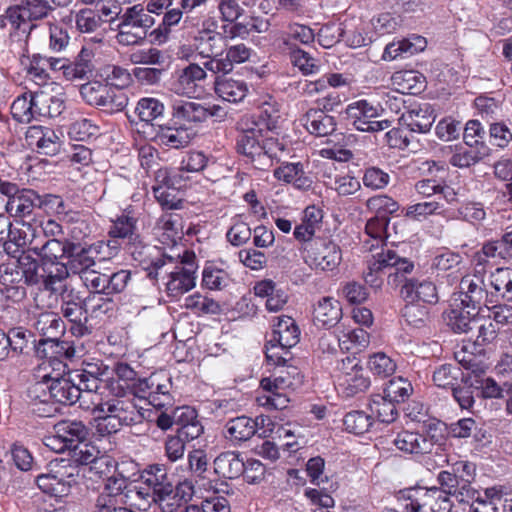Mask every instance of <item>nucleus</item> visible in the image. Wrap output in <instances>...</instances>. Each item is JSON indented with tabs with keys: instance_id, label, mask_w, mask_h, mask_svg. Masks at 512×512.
I'll list each match as a JSON object with an SVG mask.
<instances>
[{
	"instance_id": "obj_1",
	"label": "nucleus",
	"mask_w": 512,
	"mask_h": 512,
	"mask_svg": "<svg viewBox=\"0 0 512 512\" xmlns=\"http://www.w3.org/2000/svg\"><path fill=\"white\" fill-rule=\"evenodd\" d=\"M389 218L373 217L365 226V239L363 249L371 253L367 257V268L363 271L364 281L372 288L378 289L383 284L384 275L394 269V273L388 274V280L403 277L410 273L414 265L406 258H402L387 246L384 240L387 238Z\"/></svg>"
},
{
	"instance_id": "obj_2",
	"label": "nucleus",
	"mask_w": 512,
	"mask_h": 512,
	"mask_svg": "<svg viewBox=\"0 0 512 512\" xmlns=\"http://www.w3.org/2000/svg\"><path fill=\"white\" fill-rule=\"evenodd\" d=\"M50 368L51 364H44L39 367L36 374L37 381L28 389L30 400L34 403L66 405L79 402L81 407L88 409L89 406L82 402L83 394H81L80 388L76 384L73 371L61 375L54 368L49 372Z\"/></svg>"
},
{
	"instance_id": "obj_3",
	"label": "nucleus",
	"mask_w": 512,
	"mask_h": 512,
	"mask_svg": "<svg viewBox=\"0 0 512 512\" xmlns=\"http://www.w3.org/2000/svg\"><path fill=\"white\" fill-rule=\"evenodd\" d=\"M438 487H411L400 491L398 501L403 512H450L451 496L460 485V479L451 471H440Z\"/></svg>"
},
{
	"instance_id": "obj_4",
	"label": "nucleus",
	"mask_w": 512,
	"mask_h": 512,
	"mask_svg": "<svg viewBox=\"0 0 512 512\" xmlns=\"http://www.w3.org/2000/svg\"><path fill=\"white\" fill-rule=\"evenodd\" d=\"M137 219L130 213H123L112 221L109 235L113 238L127 239L130 245V252L135 260L147 271L150 278H157L159 270L167 263L159 255L155 246L142 244V239L137 232Z\"/></svg>"
},
{
	"instance_id": "obj_5",
	"label": "nucleus",
	"mask_w": 512,
	"mask_h": 512,
	"mask_svg": "<svg viewBox=\"0 0 512 512\" xmlns=\"http://www.w3.org/2000/svg\"><path fill=\"white\" fill-rule=\"evenodd\" d=\"M95 429L100 436L117 433L125 426L140 423L143 414L133 399L113 397L106 401L92 400Z\"/></svg>"
},
{
	"instance_id": "obj_6",
	"label": "nucleus",
	"mask_w": 512,
	"mask_h": 512,
	"mask_svg": "<svg viewBox=\"0 0 512 512\" xmlns=\"http://www.w3.org/2000/svg\"><path fill=\"white\" fill-rule=\"evenodd\" d=\"M65 109L64 100L43 91L24 92L11 105L13 118L20 123H29L42 117H57Z\"/></svg>"
},
{
	"instance_id": "obj_7",
	"label": "nucleus",
	"mask_w": 512,
	"mask_h": 512,
	"mask_svg": "<svg viewBox=\"0 0 512 512\" xmlns=\"http://www.w3.org/2000/svg\"><path fill=\"white\" fill-rule=\"evenodd\" d=\"M301 382L298 369L294 366H287L278 374L265 377L260 382L262 392L256 397L259 406L267 409H284L289 403L287 390Z\"/></svg>"
},
{
	"instance_id": "obj_8",
	"label": "nucleus",
	"mask_w": 512,
	"mask_h": 512,
	"mask_svg": "<svg viewBox=\"0 0 512 512\" xmlns=\"http://www.w3.org/2000/svg\"><path fill=\"white\" fill-rule=\"evenodd\" d=\"M320 208L311 205L303 212L302 221L294 228V238L300 244V251L306 264L312 269L320 267L319 246L320 236Z\"/></svg>"
},
{
	"instance_id": "obj_9",
	"label": "nucleus",
	"mask_w": 512,
	"mask_h": 512,
	"mask_svg": "<svg viewBox=\"0 0 512 512\" xmlns=\"http://www.w3.org/2000/svg\"><path fill=\"white\" fill-rule=\"evenodd\" d=\"M138 499L144 500L147 504L154 502L162 512H176L178 509L194 495V485L189 479H184L176 485L171 482L157 489L156 492L150 493L144 488L134 487V491H130Z\"/></svg>"
},
{
	"instance_id": "obj_10",
	"label": "nucleus",
	"mask_w": 512,
	"mask_h": 512,
	"mask_svg": "<svg viewBox=\"0 0 512 512\" xmlns=\"http://www.w3.org/2000/svg\"><path fill=\"white\" fill-rule=\"evenodd\" d=\"M334 379L338 391L346 397L364 393L371 385L360 359L354 355L346 356L338 362Z\"/></svg>"
},
{
	"instance_id": "obj_11",
	"label": "nucleus",
	"mask_w": 512,
	"mask_h": 512,
	"mask_svg": "<svg viewBox=\"0 0 512 512\" xmlns=\"http://www.w3.org/2000/svg\"><path fill=\"white\" fill-rule=\"evenodd\" d=\"M264 128L261 124L253 122L252 126L243 129L237 140V150L252 161L256 158L267 156L269 159L278 157V152L283 151L284 146L276 139L264 138Z\"/></svg>"
},
{
	"instance_id": "obj_12",
	"label": "nucleus",
	"mask_w": 512,
	"mask_h": 512,
	"mask_svg": "<svg viewBox=\"0 0 512 512\" xmlns=\"http://www.w3.org/2000/svg\"><path fill=\"white\" fill-rule=\"evenodd\" d=\"M346 136L336 131V120L332 115H322V167L325 169L337 161L341 166L352 158V152L345 148Z\"/></svg>"
},
{
	"instance_id": "obj_13",
	"label": "nucleus",
	"mask_w": 512,
	"mask_h": 512,
	"mask_svg": "<svg viewBox=\"0 0 512 512\" xmlns=\"http://www.w3.org/2000/svg\"><path fill=\"white\" fill-rule=\"evenodd\" d=\"M126 489L124 478L109 477L95 500L93 512H118V509L126 506L129 500H134L131 505L138 506L139 509H146L140 503H136L137 496ZM131 491L133 490L131 489Z\"/></svg>"
},
{
	"instance_id": "obj_14",
	"label": "nucleus",
	"mask_w": 512,
	"mask_h": 512,
	"mask_svg": "<svg viewBox=\"0 0 512 512\" xmlns=\"http://www.w3.org/2000/svg\"><path fill=\"white\" fill-rule=\"evenodd\" d=\"M89 431L81 421L63 420L54 426L53 433L44 438V444L56 453L71 450L87 440Z\"/></svg>"
},
{
	"instance_id": "obj_15",
	"label": "nucleus",
	"mask_w": 512,
	"mask_h": 512,
	"mask_svg": "<svg viewBox=\"0 0 512 512\" xmlns=\"http://www.w3.org/2000/svg\"><path fill=\"white\" fill-rule=\"evenodd\" d=\"M51 469L47 474L39 475L36 479L38 487L46 494L62 498L70 493L76 478L68 461L60 460L51 462Z\"/></svg>"
},
{
	"instance_id": "obj_16",
	"label": "nucleus",
	"mask_w": 512,
	"mask_h": 512,
	"mask_svg": "<svg viewBox=\"0 0 512 512\" xmlns=\"http://www.w3.org/2000/svg\"><path fill=\"white\" fill-rule=\"evenodd\" d=\"M196 270L194 253L185 251L181 262L167 272L168 280L165 283L167 295L177 299L193 289L196 285Z\"/></svg>"
},
{
	"instance_id": "obj_17",
	"label": "nucleus",
	"mask_w": 512,
	"mask_h": 512,
	"mask_svg": "<svg viewBox=\"0 0 512 512\" xmlns=\"http://www.w3.org/2000/svg\"><path fill=\"white\" fill-rule=\"evenodd\" d=\"M170 389V377L162 371L139 379L134 386L135 395L146 399L150 405L156 408H163L171 404Z\"/></svg>"
},
{
	"instance_id": "obj_18",
	"label": "nucleus",
	"mask_w": 512,
	"mask_h": 512,
	"mask_svg": "<svg viewBox=\"0 0 512 512\" xmlns=\"http://www.w3.org/2000/svg\"><path fill=\"white\" fill-rule=\"evenodd\" d=\"M206 68L197 63H190L174 74L171 90L188 98H196L203 92V82L207 77Z\"/></svg>"
},
{
	"instance_id": "obj_19",
	"label": "nucleus",
	"mask_w": 512,
	"mask_h": 512,
	"mask_svg": "<svg viewBox=\"0 0 512 512\" xmlns=\"http://www.w3.org/2000/svg\"><path fill=\"white\" fill-rule=\"evenodd\" d=\"M61 300V311L63 316L71 322V333L77 337L87 334V311L84 299L73 289H63Z\"/></svg>"
},
{
	"instance_id": "obj_20",
	"label": "nucleus",
	"mask_w": 512,
	"mask_h": 512,
	"mask_svg": "<svg viewBox=\"0 0 512 512\" xmlns=\"http://www.w3.org/2000/svg\"><path fill=\"white\" fill-rule=\"evenodd\" d=\"M37 238V223L33 220H15L14 225L10 221L9 236L3 249L8 256L15 258L25 246L36 245Z\"/></svg>"
},
{
	"instance_id": "obj_21",
	"label": "nucleus",
	"mask_w": 512,
	"mask_h": 512,
	"mask_svg": "<svg viewBox=\"0 0 512 512\" xmlns=\"http://www.w3.org/2000/svg\"><path fill=\"white\" fill-rule=\"evenodd\" d=\"M435 443V437L428 431H401L393 440L398 450L411 455L428 454L433 450Z\"/></svg>"
},
{
	"instance_id": "obj_22",
	"label": "nucleus",
	"mask_w": 512,
	"mask_h": 512,
	"mask_svg": "<svg viewBox=\"0 0 512 512\" xmlns=\"http://www.w3.org/2000/svg\"><path fill=\"white\" fill-rule=\"evenodd\" d=\"M459 293L454 294L452 299L463 303L472 310L480 307L482 304L487 305V290L484 280L478 275L464 276L459 285Z\"/></svg>"
},
{
	"instance_id": "obj_23",
	"label": "nucleus",
	"mask_w": 512,
	"mask_h": 512,
	"mask_svg": "<svg viewBox=\"0 0 512 512\" xmlns=\"http://www.w3.org/2000/svg\"><path fill=\"white\" fill-rule=\"evenodd\" d=\"M26 144L38 153L53 155L60 148V138L56 132L45 126L33 125L25 133Z\"/></svg>"
},
{
	"instance_id": "obj_24",
	"label": "nucleus",
	"mask_w": 512,
	"mask_h": 512,
	"mask_svg": "<svg viewBox=\"0 0 512 512\" xmlns=\"http://www.w3.org/2000/svg\"><path fill=\"white\" fill-rule=\"evenodd\" d=\"M252 50L245 44H237L227 48L225 57H214L203 63L208 71L213 73H228L235 64L249 60Z\"/></svg>"
},
{
	"instance_id": "obj_25",
	"label": "nucleus",
	"mask_w": 512,
	"mask_h": 512,
	"mask_svg": "<svg viewBox=\"0 0 512 512\" xmlns=\"http://www.w3.org/2000/svg\"><path fill=\"white\" fill-rule=\"evenodd\" d=\"M39 194L32 189H21V192L7 200L5 204L6 212L15 220H31L37 218L33 211L38 207Z\"/></svg>"
},
{
	"instance_id": "obj_26",
	"label": "nucleus",
	"mask_w": 512,
	"mask_h": 512,
	"mask_svg": "<svg viewBox=\"0 0 512 512\" xmlns=\"http://www.w3.org/2000/svg\"><path fill=\"white\" fill-rule=\"evenodd\" d=\"M470 308L455 299L451 300L450 308L444 313V319L454 332L467 333L473 329V325L482 321L468 310Z\"/></svg>"
},
{
	"instance_id": "obj_27",
	"label": "nucleus",
	"mask_w": 512,
	"mask_h": 512,
	"mask_svg": "<svg viewBox=\"0 0 512 512\" xmlns=\"http://www.w3.org/2000/svg\"><path fill=\"white\" fill-rule=\"evenodd\" d=\"M172 116L182 127L191 129L192 125L204 122L209 117V112L201 103L177 100L172 106Z\"/></svg>"
},
{
	"instance_id": "obj_28",
	"label": "nucleus",
	"mask_w": 512,
	"mask_h": 512,
	"mask_svg": "<svg viewBox=\"0 0 512 512\" xmlns=\"http://www.w3.org/2000/svg\"><path fill=\"white\" fill-rule=\"evenodd\" d=\"M401 294L407 302L434 304L438 301L436 286L427 279L411 278L406 280Z\"/></svg>"
},
{
	"instance_id": "obj_29",
	"label": "nucleus",
	"mask_w": 512,
	"mask_h": 512,
	"mask_svg": "<svg viewBox=\"0 0 512 512\" xmlns=\"http://www.w3.org/2000/svg\"><path fill=\"white\" fill-rule=\"evenodd\" d=\"M34 329L43 337L39 344H53L64 330V323L58 314L50 311L40 312L32 324Z\"/></svg>"
},
{
	"instance_id": "obj_30",
	"label": "nucleus",
	"mask_w": 512,
	"mask_h": 512,
	"mask_svg": "<svg viewBox=\"0 0 512 512\" xmlns=\"http://www.w3.org/2000/svg\"><path fill=\"white\" fill-rule=\"evenodd\" d=\"M272 325L269 343H277L282 348H292L299 342L300 331L289 316H278Z\"/></svg>"
},
{
	"instance_id": "obj_31",
	"label": "nucleus",
	"mask_w": 512,
	"mask_h": 512,
	"mask_svg": "<svg viewBox=\"0 0 512 512\" xmlns=\"http://www.w3.org/2000/svg\"><path fill=\"white\" fill-rule=\"evenodd\" d=\"M435 119L434 110L430 105L425 104L404 112L400 117V122L411 132L427 133Z\"/></svg>"
},
{
	"instance_id": "obj_32",
	"label": "nucleus",
	"mask_w": 512,
	"mask_h": 512,
	"mask_svg": "<svg viewBox=\"0 0 512 512\" xmlns=\"http://www.w3.org/2000/svg\"><path fill=\"white\" fill-rule=\"evenodd\" d=\"M345 164L343 163L341 166L337 161H334V165H331L330 168L325 169L322 167V178H327V180H322V184L343 196L351 195L360 189V182L356 178L337 173L332 174V168L335 171H339L346 167Z\"/></svg>"
},
{
	"instance_id": "obj_33",
	"label": "nucleus",
	"mask_w": 512,
	"mask_h": 512,
	"mask_svg": "<svg viewBox=\"0 0 512 512\" xmlns=\"http://www.w3.org/2000/svg\"><path fill=\"white\" fill-rule=\"evenodd\" d=\"M75 244L69 241H60L58 239L47 240L43 244L30 247V251L40 258L41 263H52L60 261L64 257L72 256Z\"/></svg>"
},
{
	"instance_id": "obj_34",
	"label": "nucleus",
	"mask_w": 512,
	"mask_h": 512,
	"mask_svg": "<svg viewBox=\"0 0 512 512\" xmlns=\"http://www.w3.org/2000/svg\"><path fill=\"white\" fill-rule=\"evenodd\" d=\"M214 90L223 101L239 103L247 96L249 86L241 79L217 77L214 83Z\"/></svg>"
},
{
	"instance_id": "obj_35",
	"label": "nucleus",
	"mask_w": 512,
	"mask_h": 512,
	"mask_svg": "<svg viewBox=\"0 0 512 512\" xmlns=\"http://www.w3.org/2000/svg\"><path fill=\"white\" fill-rule=\"evenodd\" d=\"M323 338L328 341V349H335L333 343L329 339L333 338L342 351H350L352 349L361 350L366 348L369 344L370 335L363 328H357L343 332L341 335H334L329 332L328 334H324V336H322V339Z\"/></svg>"
},
{
	"instance_id": "obj_36",
	"label": "nucleus",
	"mask_w": 512,
	"mask_h": 512,
	"mask_svg": "<svg viewBox=\"0 0 512 512\" xmlns=\"http://www.w3.org/2000/svg\"><path fill=\"white\" fill-rule=\"evenodd\" d=\"M273 175L278 181L293 184L299 189H308L312 185V179L305 173L300 162H284L274 169Z\"/></svg>"
},
{
	"instance_id": "obj_37",
	"label": "nucleus",
	"mask_w": 512,
	"mask_h": 512,
	"mask_svg": "<svg viewBox=\"0 0 512 512\" xmlns=\"http://www.w3.org/2000/svg\"><path fill=\"white\" fill-rule=\"evenodd\" d=\"M194 132L189 127H160L155 135L156 142L172 149H180L189 145Z\"/></svg>"
},
{
	"instance_id": "obj_38",
	"label": "nucleus",
	"mask_w": 512,
	"mask_h": 512,
	"mask_svg": "<svg viewBox=\"0 0 512 512\" xmlns=\"http://www.w3.org/2000/svg\"><path fill=\"white\" fill-rule=\"evenodd\" d=\"M213 465L214 472L227 479H236L245 471L243 459L234 451L221 453L215 458Z\"/></svg>"
},
{
	"instance_id": "obj_39",
	"label": "nucleus",
	"mask_w": 512,
	"mask_h": 512,
	"mask_svg": "<svg viewBox=\"0 0 512 512\" xmlns=\"http://www.w3.org/2000/svg\"><path fill=\"white\" fill-rule=\"evenodd\" d=\"M382 109L372 105L367 100H358L350 103L346 108V114L353 126L361 131L372 119L380 116Z\"/></svg>"
},
{
	"instance_id": "obj_40",
	"label": "nucleus",
	"mask_w": 512,
	"mask_h": 512,
	"mask_svg": "<svg viewBox=\"0 0 512 512\" xmlns=\"http://www.w3.org/2000/svg\"><path fill=\"white\" fill-rule=\"evenodd\" d=\"M94 52L91 48L82 47L73 61L67 59L66 80H83L93 71L92 59Z\"/></svg>"
},
{
	"instance_id": "obj_41",
	"label": "nucleus",
	"mask_w": 512,
	"mask_h": 512,
	"mask_svg": "<svg viewBox=\"0 0 512 512\" xmlns=\"http://www.w3.org/2000/svg\"><path fill=\"white\" fill-rule=\"evenodd\" d=\"M392 84L401 94L415 95L425 88V78L415 70H401L392 75Z\"/></svg>"
},
{
	"instance_id": "obj_42",
	"label": "nucleus",
	"mask_w": 512,
	"mask_h": 512,
	"mask_svg": "<svg viewBox=\"0 0 512 512\" xmlns=\"http://www.w3.org/2000/svg\"><path fill=\"white\" fill-rule=\"evenodd\" d=\"M257 429V422L247 416L230 419L225 425V437L233 442L249 440Z\"/></svg>"
},
{
	"instance_id": "obj_43",
	"label": "nucleus",
	"mask_w": 512,
	"mask_h": 512,
	"mask_svg": "<svg viewBox=\"0 0 512 512\" xmlns=\"http://www.w3.org/2000/svg\"><path fill=\"white\" fill-rule=\"evenodd\" d=\"M41 278L46 289L53 292L63 288V281L69 276L70 269L61 261H54L52 263H41Z\"/></svg>"
},
{
	"instance_id": "obj_44",
	"label": "nucleus",
	"mask_w": 512,
	"mask_h": 512,
	"mask_svg": "<svg viewBox=\"0 0 512 512\" xmlns=\"http://www.w3.org/2000/svg\"><path fill=\"white\" fill-rule=\"evenodd\" d=\"M62 21L66 24L74 21L76 29L81 33L95 32L104 22L102 16L90 8L81 9L74 15L70 12L68 16L62 18Z\"/></svg>"
},
{
	"instance_id": "obj_45",
	"label": "nucleus",
	"mask_w": 512,
	"mask_h": 512,
	"mask_svg": "<svg viewBox=\"0 0 512 512\" xmlns=\"http://www.w3.org/2000/svg\"><path fill=\"white\" fill-rule=\"evenodd\" d=\"M111 92V88L98 81L88 82L80 88V94L88 104L101 107L111 106Z\"/></svg>"
},
{
	"instance_id": "obj_46",
	"label": "nucleus",
	"mask_w": 512,
	"mask_h": 512,
	"mask_svg": "<svg viewBox=\"0 0 512 512\" xmlns=\"http://www.w3.org/2000/svg\"><path fill=\"white\" fill-rule=\"evenodd\" d=\"M504 496L502 486L482 489V493L470 504L469 512H498V505Z\"/></svg>"
},
{
	"instance_id": "obj_47",
	"label": "nucleus",
	"mask_w": 512,
	"mask_h": 512,
	"mask_svg": "<svg viewBox=\"0 0 512 512\" xmlns=\"http://www.w3.org/2000/svg\"><path fill=\"white\" fill-rule=\"evenodd\" d=\"M369 24L362 20L350 21L344 24L343 41L350 48H360L373 41L372 35L366 31Z\"/></svg>"
},
{
	"instance_id": "obj_48",
	"label": "nucleus",
	"mask_w": 512,
	"mask_h": 512,
	"mask_svg": "<svg viewBox=\"0 0 512 512\" xmlns=\"http://www.w3.org/2000/svg\"><path fill=\"white\" fill-rule=\"evenodd\" d=\"M164 112V103L155 97L140 98L134 109V114L139 121L146 124H152L153 121L162 118Z\"/></svg>"
},
{
	"instance_id": "obj_49",
	"label": "nucleus",
	"mask_w": 512,
	"mask_h": 512,
	"mask_svg": "<svg viewBox=\"0 0 512 512\" xmlns=\"http://www.w3.org/2000/svg\"><path fill=\"white\" fill-rule=\"evenodd\" d=\"M282 105L270 95L264 96L260 101V122L261 127L266 130H274L278 127L283 117Z\"/></svg>"
},
{
	"instance_id": "obj_50",
	"label": "nucleus",
	"mask_w": 512,
	"mask_h": 512,
	"mask_svg": "<svg viewBox=\"0 0 512 512\" xmlns=\"http://www.w3.org/2000/svg\"><path fill=\"white\" fill-rule=\"evenodd\" d=\"M120 23L146 33L154 25L155 20L148 12L147 7L144 8L141 4H137L125 11L120 18Z\"/></svg>"
},
{
	"instance_id": "obj_51",
	"label": "nucleus",
	"mask_w": 512,
	"mask_h": 512,
	"mask_svg": "<svg viewBox=\"0 0 512 512\" xmlns=\"http://www.w3.org/2000/svg\"><path fill=\"white\" fill-rule=\"evenodd\" d=\"M170 481L167 475V469L163 464L148 465L141 473L140 484L144 485L145 491L156 492L157 489L168 484Z\"/></svg>"
},
{
	"instance_id": "obj_52",
	"label": "nucleus",
	"mask_w": 512,
	"mask_h": 512,
	"mask_svg": "<svg viewBox=\"0 0 512 512\" xmlns=\"http://www.w3.org/2000/svg\"><path fill=\"white\" fill-rule=\"evenodd\" d=\"M369 409L371 414L382 423H392L398 415L395 402L384 394L372 395Z\"/></svg>"
},
{
	"instance_id": "obj_53",
	"label": "nucleus",
	"mask_w": 512,
	"mask_h": 512,
	"mask_svg": "<svg viewBox=\"0 0 512 512\" xmlns=\"http://www.w3.org/2000/svg\"><path fill=\"white\" fill-rule=\"evenodd\" d=\"M84 305L87 315L90 314L91 317L96 318L109 315L115 308V303L106 291L91 293L84 299Z\"/></svg>"
},
{
	"instance_id": "obj_54",
	"label": "nucleus",
	"mask_w": 512,
	"mask_h": 512,
	"mask_svg": "<svg viewBox=\"0 0 512 512\" xmlns=\"http://www.w3.org/2000/svg\"><path fill=\"white\" fill-rule=\"evenodd\" d=\"M0 283L7 289L23 288V285L26 284L24 272L20 271L16 257H11L8 261L0 265Z\"/></svg>"
},
{
	"instance_id": "obj_55",
	"label": "nucleus",
	"mask_w": 512,
	"mask_h": 512,
	"mask_svg": "<svg viewBox=\"0 0 512 512\" xmlns=\"http://www.w3.org/2000/svg\"><path fill=\"white\" fill-rule=\"evenodd\" d=\"M432 215H441L448 218V210L437 201H424L409 205L406 208L405 216L412 220L421 221Z\"/></svg>"
},
{
	"instance_id": "obj_56",
	"label": "nucleus",
	"mask_w": 512,
	"mask_h": 512,
	"mask_svg": "<svg viewBox=\"0 0 512 512\" xmlns=\"http://www.w3.org/2000/svg\"><path fill=\"white\" fill-rule=\"evenodd\" d=\"M74 377L76 378V384L80 388L81 394H83V404L85 405V398H89L92 402H98L94 394L98 392L101 385L103 384L102 380L95 375L91 371L82 370V371H73Z\"/></svg>"
},
{
	"instance_id": "obj_57",
	"label": "nucleus",
	"mask_w": 512,
	"mask_h": 512,
	"mask_svg": "<svg viewBox=\"0 0 512 512\" xmlns=\"http://www.w3.org/2000/svg\"><path fill=\"white\" fill-rule=\"evenodd\" d=\"M156 235L164 244H175L181 238L178 221L172 214H165L159 218L155 226Z\"/></svg>"
},
{
	"instance_id": "obj_58",
	"label": "nucleus",
	"mask_w": 512,
	"mask_h": 512,
	"mask_svg": "<svg viewBox=\"0 0 512 512\" xmlns=\"http://www.w3.org/2000/svg\"><path fill=\"white\" fill-rule=\"evenodd\" d=\"M31 253L29 247L26 252L22 251L16 256L20 271L24 272L25 283L30 285L39 283L42 274L41 262L38 263Z\"/></svg>"
},
{
	"instance_id": "obj_59",
	"label": "nucleus",
	"mask_w": 512,
	"mask_h": 512,
	"mask_svg": "<svg viewBox=\"0 0 512 512\" xmlns=\"http://www.w3.org/2000/svg\"><path fill=\"white\" fill-rule=\"evenodd\" d=\"M184 307L193 313L201 314H218L221 310L220 305L214 299L201 295L196 292L189 295L184 300Z\"/></svg>"
},
{
	"instance_id": "obj_60",
	"label": "nucleus",
	"mask_w": 512,
	"mask_h": 512,
	"mask_svg": "<svg viewBox=\"0 0 512 512\" xmlns=\"http://www.w3.org/2000/svg\"><path fill=\"white\" fill-rule=\"evenodd\" d=\"M489 283L497 295L506 300L512 299V269L498 268L490 274Z\"/></svg>"
},
{
	"instance_id": "obj_61",
	"label": "nucleus",
	"mask_w": 512,
	"mask_h": 512,
	"mask_svg": "<svg viewBox=\"0 0 512 512\" xmlns=\"http://www.w3.org/2000/svg\"><path fill=\"white\" fill-rule=\"evenodd\" d=\"M485 218L486 212L481 203L466 202L458 208L456 213H450L448 211L447 219H461L472 225H479Z\"/></svg>"
},
{
	"instance_id": "obj_62",
	"label": "nucleus",
	"mask_w": 512,
	"mask_h": 512,
	"mask_svg": "<svg viewBox=\"0 0 512 512\" xmlns=\"http://www.w3.org/2000/svg\"><path fill=\"white\" fill-rule=\"evenodd\" d=\"M367 366L374 375L382 378L391 376L397 368L395 360L384 352L371 354L368 357Z\"/></svg>"
},
{
	"instance_id": "obj_63",
	"label": "nucleus",
	"mask_w": 512,
	"mask_h": 512,
	"mask_svg": "<svg viewBox=\"0 0 512 512\" xmlns=\"http://www.w3.org/2000/svg\"><path fill=\"white\" fill-rule=\"evenodd\" d=\"M100 133L98 124L88 118L75 120L68 130L70 138L76 141H88L97 137Z\"/></svg>"
},
{
	"instance_id": "obj_64",
	"label": "nucleus",
	"mask_w": 512,
	"mask_h": 512,
	"mask_svg": "<svg viewBox=\"0 0 512 512\" xmlns=\"http://www.w3.org/2000/svg\"><path fill=\"white\" fill-rule=\"evenodd\" d=\"M26 66L28 77L37 85H44L51 79L47 66L46 56L34 54L28 59Z\"/></svg>"
}]
</instances>
